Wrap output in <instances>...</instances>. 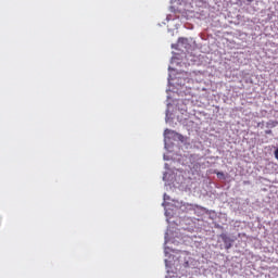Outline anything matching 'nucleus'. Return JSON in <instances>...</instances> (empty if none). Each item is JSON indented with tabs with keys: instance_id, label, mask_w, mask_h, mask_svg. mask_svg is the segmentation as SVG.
Masks as SVG:
<instances>
[{
	"instance_id": "1",
	"label": "nucleus",
	"mask_w": 278,
	"mask_h": 278,
	"mask_svg": "<svg viewBox=\"0 0 278 278\" xmlns=\"http://www.w3.org/2000/svg\"><path fill=\"white\" fill-rule=\"evenodd\" d=\"M217 177H225V173L218 172V173H217Z\"/></svg>"
},
{
	"instance_id": "2",
	"label": "nucleus",
	"mask_w": 278,
	"mask_h": 278,
	"mask_svg": "<svg viewBox=\"0 0 278 278\" xmlns=\"http://www.w3.org/2000/svg\"><path fill=\"white\" fill-rule=\"evenodd\" d=\"M274 155H275L276 160H278V148L275 150Z\"/></svg>"
},
{
	"instance_id": "3",
	"label": "nucleus",
	"mask_w": 278,
	"mask_h": 278,
	"mask_svg": "<svg viewBox=\"0 0 278 278\" xmlns=\"http://www.w3.org/2000/svg\"><path fill=\"white\" fill-rule=\"evenodd\" d=\"M265 134H266L267 136H270V135L273 134V130H265Z\"/></svg>"
},
{
	"instance_id": "4",
	"label": "nucleus",
	"mask_w": 278,
	"mask_h": 278,
	"mask_svg": "<svg viewBox=\"0 0 278 278\" xmlns=\"http://www.w3.org/2000/svg\"><path fill=\"white\" fill-rule=\"evenodd\" d=\"M170 134V130L169 129H165V135H168Z\"/></svg>"
},
{
	"instance_id": "5",
	"label": "nucleus",
	"mask_w": 278,
	"mask_h": 278,
	"mask_svg": "<svg viewBox=\"0 0 278 278\" xmlns=\"http://www.w3.org/2000/svg\"><path fill=\"white\" fill-rule=\"evenodd\" d=\"M250 3H252L253 0H248Z\"/></svg>"
}]
</instances>
